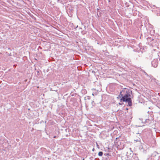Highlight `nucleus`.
I'll list each match as a JSON object with an SVG mask.
<instances>
[{"mask_svg": "<svg viewBox=\"0 0 160 160\" xmlns=\"http://www.w3.org/2000/svg\"><path fill=\"white\" fill-rule=\"evenodd\" d=\"M131 93V91L128 90V89L124 88L120 92V93L117 98H119V97L120 99L121 102H127L128 105L129 106H131L132 105V100L130 98L131 96L130 94Z\"/></svg>", "mask_w": 160, "mask_h": 160, "instance_id": "f257e3e1", "label": "nucleus"}, {"mask_svg": "<svg viewBox=\"0 0 160 160\" xmlns=\"http://www.w3.org/2000/svg\"><path fill=\"white\" fill-rule=\"evenodd\" d=\"M122 141L119 140L115 142V144L118 149L122 150L124 148V144Z\"/></svg>", "mask_w": 160, "mask_h": 160, "instance_id": "f03ea898", "label": "nucleus"}, {"mask_svg": "<svg viewBox=\"0 0 160 160\" xmlns=\"http://www.w3.org/2000/svg\"><path fill=\"white\" fill-rule=\"evenodd\" d=\"M131 151L132 152V160H139L138 157L137 156V155L136 154H134L133 153V152L131 148H129Z\"/></svg>", "mask_w": 160, "mask_h": 160, "instance_id": "7ed1b4c3", "label": "nucleus"}, {"mask_svg": "<svg viewBox=\"0 0 160 160\" xmlns=\"http://www.w3.org/2000/svg\"><path fill=\"white\" fill-rule=\"evenodd\" d=\"M158 63V61L156 59H154L153 61L152 62V66L154 68L157 67Z\"/></svg>", "mask_w": 160, "mask_h": 160, "instance_id": "20e7f679", "label": "nucleus"}, {"mask_svg": "<svg viewBox=\"0 0 160 160\" xmlns=\"http://www.w3.org/2000/svg\"><path fill=\"white\" fill-rule=\"evenodd\" d=\"M153 120V119L152 117H151V118H148V119H146L145 120V122L149 123V122H150Z\"/></svg>", "mask_w": 160, "mask_h": 160, "instance_id": "39448f33", "label": "nucleus"}, {"mask_svg": "<svg viewBox=\"0 0 160 160\" xmlns=\"http://www.w3.org/2000/svg\"><path fill=\"white\" fill-rule=\"evenodd\" d=\"M134 141L136 142H140L141 141V139L140 138L138 137V138H136Z\"/></svg>", "mask_w": 160, "mask_h": 160, "instance_id": "423d86ee", "label": "nucleus"}, {"mask_svg": "<svg viewBox=\"0 0 160 160\" xmlns=\"http://www.w3.org/2000/svg\"><path fill=\"white\" fill-rule=\"evenodd\" d=\"M103 155V152H100L98 153V155L100 156H102Z\"/></svg>", "mask_w": 160, "mask_h": 160, "instance_id": "0eeeda50", "label": "nucleus"}, {"mask_svg": "<svg viewBox=\"0 0 160 160\" xmlns=\"http://www.w3.org/2000/svg\"><path fill=\"white\" fill-rule=\"evenodd\" d=\"M96 145H97V147L98 148H99V145L98 144L96 143Z\"/></svg>", "mask_w": 160, "mask_h": 160, "instance_id": "6e6552de", "label": "nucleus"}, {"mask_svg": "<svg viewBox=\"0 0 160 160\" xmlns=\"http://www.w3.org/2000/svg\"><path fill=\"white\" fill-rule=\"evenodd\" d=\"M109 155V154L108 153H106V154H105V156H108V155Z\"/></svg>", "mask_w": 160, "mask_h": 160, "instance_id": "1a4fd4ad", "label": "nucleus"}, {"mask_svg": "<svg viewBox=\"0 0 160 160\" xmlns=\"http://www.w3.org/2000/svg\"><path fill=\"white\" fill-rule=\"evenodd\" d=\"M90 98V97H89V96H88L87 97V99H89Z\"/></svg>", "mask_w": 160, "mask_h": 160, "instance_id": "9d476101", "label": "nucleus"}, {"mask_svg": "<svg viewBox=\"0 0 160 160\" xmlns=\"http://www.w3.org/2000/svg\"><path fill=\"white\" fill-rule=\"evenodd\" d=\"M78 25H77L76 26V27L75 28L76 29V28H78Z\"/></svg>", "mask_w": 160, "mask_h": 160, "instance_id": "9b49d317", "label": "nucleus"}, {"mask_svg": "<svg viewBox=\"0 0 160 160\" xmlns=\"http://www.w3.org/2000/svg\"><path fill=\"white\" fill-rule=\"evenodd\" d=\"M94 151V148H93L92 149V151Z\"/></svg>", "mask_w": 160, "mask_h": 160, "instance_id": "f8f14e48", "label": "nucleus"}, {"mask_svg": "<svg viewBox=\"0 0 160 160\" xmlns=\"http://www.w3.org/2000/svg\"><path fill=\"white\" fill-rule=\"evenodd\" d=\"M56 136H54V137H53V138H56Z\"/></svg>", "mask_w": 160, "mask_h": 160, "instance_id": "ddd939ff", "label": "nucleus"}, {"mask_svg": "<svg viewBox=\"0 0 160 160\" xmlns=\"http://www.w3.org/2000/svg\"><path fill=\"white\" fill-rule=\"evenodd\" d=\"M137 135H138V136H140V134H139L138 133V134H137Z\"/></svg>", "mask_w": 160, "mask_h": 160, "instance_id": "4468645a", "label": "nucleus"}, {"mask_svg": "<svg viewBox=\"0 0 160 160\" xmlns=\"http://www.w3.org/2000/svg\"><path fill=\"white\" fill-rule=\"evenodd\" d=\"M158 114H160V111L159 112H158Z\"/></svg>", "mask_w": 160, "mask_h": 160, "instance_id": "2eb2a0df", "label": "nucleus"}, {"mask_svg": "<svg viewBox=\"0 0 160 160\" xmlns=\"http://www.w3.org/2000/svg\"><path fill=\"white\" fill-rule=\"evenodd\" d=\"M118 139V138H116V141H117V139Z\"/></svg>", "mask_w": 160, "mask_h": 160, "instance_id": "dca6fc26", "label": "nucleus"}, {"mask_svg": "<svg viewBox=\"0 0 160 160\" xmlns=\"http://www.w3.org/2000/svg\"><path fill=\"white\" fill-rule=\"evenodd\" d=\"M94 102V101H92V103Z\"/></svg>", "mask_w": 160, "mask_h": 160, "instance_id": "f3484780", "label": "nucleus"}, {"mask_svg": "<svg viewBox=\"0 0 160 160\" xmlns=\"http://www.w3.org/2000/svg\"><path fill=\"white\" fill-rule=\"evenodd\" d=\"M71 95L72 96H73V94H72V95Z\"/></svg>", "mask_w": 160, "mask_h": 160, "instance_id": "a211bd4d", "label": "nucleus"}, {"mask_svg": "<svg viewBox=\"0 0 160 160\" xmlns=\"http://www.w3.org/2000/svg\"><path fill=\"white\" fill-rule=\"evenodd\" d=\"M146 73V75H148V74H147V73Z\"/></svg>", "mask_w": 160, "mask_h": 160, "instance_id": "6ab92c4d", "label": "nucleus"}, {"mask_svg": "<svg viewBox=\"0 0 160 160\" xmlns=\"http://www.w3.org/2000/svg\"><path fill=\"white\" fill-rule=\"evenodd\" d=\"M92 95H94V94L93 93L92 94Z\"/></svg>", "mask_w": 160, "mask_h": 160, "instance_id": "aec40b11", "label": "nucleus"}, {"mask_svg": "<svg viewBox=\"0 0 160 160\" xmlns=\"http://www.w3.org/2000/svg\"><path fill=\"white\" fill-rule=\"evenodd\" d=\"M109 2H110V0H108Z\"/></svg>", "mask_w": 160, "mask_h": 160, "instance_id": "412c9836", "label": "nucleus"}, {"mask_svg": "<svg viewBox=\"0 0 160 160\" xmlns=\"http://www.w3.org/2000/svg\"><path fill=\"white\" fill-rule=\"evenodd\" d=\"M159 60H160V58H159Z\"/></svg>", "mask_w": 160, "mask_h": 160, "instance_id": "4be33fe9", "label": "nucleus"}]
</instances>
